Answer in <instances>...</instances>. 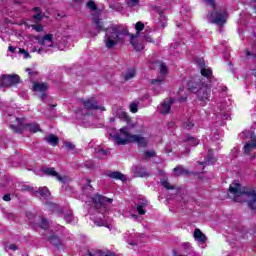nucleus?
<instances>
[{
	"mask_svg": "<svg viewBox=\"0 0 256 256\" xmlns=\"http://www.w3.org/2000/svg\"><path fill=\"white\" fill-rule=\"evenodd\" d=\"M174 173L178 177H181V175H189V170L185 169L183 166H177L174 168Z\"/></svg>",
	"mask_w": 256,
	"mask_h": 256,
	"instance_id": "25",
	"label": "nucleus"
},
{
	"mask_svg": "<svg viewBox=\"0 0 256 256\" xmlns=\"http://www.w3.org/2000/svg\"><path fill=\"white\" fill-rule=\"evenodd\" d=\"M25 190L30 191L31 193H34V194L38 193V194H40V197H43L44 199H47L51 195V192L49 191V188H47V187H41L38 190H35L34 188L26 186Z\"/></svg>",
	"mask_w": 256,
	"mask_h": 256,
	"instance_id": "13",
	"label": "nucleus"
},
{
	"mask_svg": "<svg viewBox=\"0 0 256 256\" xmlns=\"http://www.w3.org/2000/svg\"><path fill=\"white\" fill-rule=\"evenodd\" d=\"M206 163L209 165V164L211 163V161H210V160H208Z\"/></svg>",
	"mask_w": 256,
	"mask_h": 256,
	"instance_id": "60",
	"label": "nucleus"
},
{
	"mask_svg": "<svg viewBox=\"0 0 256 256\" xmlns=\"http://www.w3.org/2000/svg\"><path fill=\"white\" fill-rule=\"evenodd\" d=\"M93 203L98 213H101L103 215V213L107 211V205H111V203H113V199L107 198L100 194H96L93 197Z\"/></svg>",
	"mask_w": 256,
	"mask_h": 256,
	"instance_id": "6",
	"label": "nucleus"
},
{
	"mask_svg": "<svg viewBox=\"0 0 256 256\" xmlns=\"http://www.w3.org/2000/svg\"><path fill=\"white\" fill-rule=\"evenodd\" d=\"M43 173L45 175H50V177H56V179L58 181H63V179L61 178V176L59 175V173H57V171H55V168H46L43 169Z\"/></svg>",
	"mask_w": 256,
	"mask_h": 256,
	"instance_id": "22",
	"label": "nucleus"
},
{
	"mask_svg": "<svg viewBox=\"0 0 256 256\" xmlns=\"http://www.w3.org/2000/svg\"><path fill=\"white\" fill-rule=\"evenodd\" d=\"M86 185L88 189H93V187L91 186V180H86Z\"/></svg>",
	"mask_w": 256,
	"mask_h": 256,
	"instance_id": "56",
	"label": "nucleus"
},
{
	"mask_svg": "<svg viewBox=\"0 0 256 256\" xmlns=\"http://www.w3.org/2000/svg\"><path fill=\"white\" fill-rule=\"evenodd\" d=\"M132 217H134L135 219H137V216H136V215H132Z\"/></svg>",
	"mask_w": 256,
	"mask_h": 256,
	"instance_id": "62",
	"label": "nucleus"
},
{
	"mask_svg": "<svg viewBox=\"0 0 256 256\" xmlns=\"http://www.w3.org/2000/svg\"><path fill=\"white\" fill-rule=\"evenodd\" d=\"M63 43H65V40H62L59 44H58V49L60 51H64V49L67 47L66 45H63Z\"/></svg>",
	"mask_w": 256,
	"mask_h": 256,
	"instance_id": "50",
	"label": "nucleus"
},
{
	"mask_svg": "<svg viewBox=\"0 0 256 256\" xmlns=\"http://www.w3.org/2000/svg\"><path fill=\"white\" fill-rule=\"evenodd\" d=\"M116 117H118L119 119H122V121L129 120V115L122 108H118L116 110Z\"/></svg>",
	"mask_w": 256,
	"mask_h": 256,
	"instance_id": "24",
	"label": "nucleus"
},
{
	"mask_svg": "<svg viewBox=\"0 0 256 256\" xmlns=\"http://www.w3.org/2000/svg\"><path fill=\"white\" fill-rule=\"evenodd\" d=\"M90 256H115V254L111 253V252L105 253V252H103L101 250H97L94 255L90 254Z\"/></svg>",
	"mask_w": 256,
	"mask_h": 256,
	"instance_id": "33",
	"label": "nucleus"
},
{
	"mask_svg": "<svg viewBox=\"0 0 256 256\" xmlns=\"http://www.w3.org/2000/svg\"><path fill=\"white\" fill-rule=\"evenodd\" d=\"M184 129H187L188 131L193 129V127H195V124H193V122L191 121H187L183 124Z\"/></svg>",
	"mask_w": 256,
	"mask_h": 256,
	"instance_id": "45",
	"label": "nucleus"
},
{
	"mask_svg": "<svg viewBox=\"0 0 256 256\" xmlns=\"http://www.w3.org/2000/svg\"><path fill=\"white\" fill-rule=\"evenodd\" d=\"M106 175L107 177H110V179L125 181V176L119 171H108L106 172Z\"/></svg>",
	"mask_w": 256,
	"mask_h": 256,
	"instance_id": "17",
	"label": "nucleus"
},
{
	"mask_svg": "<svg viewBox=\"0 0 256 256\" xmlns=\"http://www.w3.org/2000/svg\"><path fill=\"white\" fill-rule=\"evenodd\" d=\"M147 205V202H143L141 204H139L137 206V212L140 214V215H145V210L143 209V207H145Z\"/></svg>",
	"mask_w": 256,
	"mask_h": 256,
	"instance_id": "35",
	"label": "nucleus"
},
{
	"mask_svg": "<svg viewBox=\"0 0 256 256\" xmlns=\"http://www.w3.org/2000/svg\"><path fill=\"white\" fill-rule=\"evenodd\" d=\"M26 71H27V73H28L29 75H33V72L31 71V69L27 68Z\"/></svg>",
	"mask_w": 256,
	"mask_h": 256,
	"instance_id": "57",
	"label": "nucleus"
},
{
	"mask_svg": "<svg viewBox=\"0 0 256 256\" xmlns=\"http://www.w3.org/2000/svg\"><path fill=\"white\" fill-rule=\"evenodd\" d=\"M207 17L210 23H214L219 27H223L227 23V12L225 10H215L209 13Z\"/></svg>",
	"mask_w": 256,
	"mask_h": 256,
	"instance_id": "7",
	"label": "nucleus"
},
{
	"mask_svg": "<svg viewBox=\"0 0 256 256\" xmlns=\"http://www.w3.org/2000/svg\"><path fill=\"white\" fill-rule=\"evenodd\" d=\"M144 155L146 159H151V157H155V151L154 150H146L144 152Z\"/></svg>",
	"mask_w": 256,
	"mask_h": 256,
	"instance_id": "41",
	"label": "nucleus"
},
{
	"mask_svg": "<svg viewBox=\"0 0 256 256\" xmlns=\"http://www.w3.org/2000/svg\"><path fill=\"white\" fill-rule=\"evenodd\" d=\"M94 223L98 227H103V226L107 225V220H105V215H103V218L95 219Z\"/></svg>",
	"mask_w": 256,
	"mask_h": 256,
	"instance_id": "30",
	"label": "nucleus"
},
{
	"mask_svg": "<svg viewBox=\"0 0 256 256\" xmlns=\"http://www.w3.org/2000/svg\"><path fill=\"white\" fill-rule=\"evenodd\" d=\"M129 109L131 113H137V111H139V104H137L136 102H132L129 106Z\"/></svg>",
	"mask_w": 256,
	"mask_h": 256,
	"instance_id": "36",
	"label": "nucleus"
},
{
	"mask_svg": "<svg viewBox=\"0 0 256 256\" xmlns=\"http://www.w3.org/2000/svg\"><path fill=\"white\" fill-rule=\"evenodd\" d=\"M229 193L236 203H248L250 209H256V192L254 189L242 187L239 183L229 186Z\"/></svg>",
	"mask_w": 256,
	"mask_h": 256,
	"instance_id": "2",
	"label": "nucleus"
},
{
	"mask_svg": "<svg viewBox=\"0 0 256 256\" xmlns=\"http://www.w3.org/2000/svg\"><path fill=\"white\" fill-rule=\"evenodd\" d=\"M31 27L37 33H41V31H43V26H41L39 24H33V25H31Z\"/></svg>",
	"mask_w": 256,
	"mask_h": 256,
	"instance_id": "47",
	"label": "nucleus"
},
{
	"mask_svg": "<svg viewBox=\"0 0 256 256\" xmlns=\"http://www.w3.org/2000/svg\"><path fill=\"white\" fill-rule=\"evenodd\" d=\"M82 103L84 105V109L105 111L104 106H99V104L97 103V100L93 97L88 98L86 100H82Z\"/></svg>",
	"mask_w": 256,
	"mask_h": 256,
	"instance_id": "10",
	"label": "nucleus"
},
{
	"mask_svg": "<svg viewBox=\"0 0 256 256\" xmlns=\"http://www.w3.org/2000/svg\"><path fill=\"white\" fill-rule=\"evenodd\" d=\"M87 7L90 9V11H97V5H95V2L92 0L88 1Z\"/></svg>",
	"mask_w": 256,
	"mask_h": 256,
	"instance_id": "40",
	"label": "nucleus"
},
{
	"mask_svg": "<svg viewBox=\"0 0 256 256\" xmlns=\"http://www.w3.org/2000/svg\"><path fill=\"white\" fill-rule=\"evenodd\" d=\"M199 65L201 68V75H203V77H207V79H209V77H211V75H213V72L211 71V69L205 68V62L203 60H200Z\"/></svg>",
	"mask_w": 256,
	"mask_h": 256,
	"instance_id": "21",
	"label": "nucleus"
},
{
	"mask_svg": "<svg viewBox=\"0 0 256 256\" xmlns=\"http://www.w3.org/2000/svg\"><path fill=\"white\" fill-rule=\"evenodd\" d=\"M252 159H255V155L252 156Z\"/></svg>",
	"mask_w": 256,
	"mask_h": 256,
	"instance_id": "63",
	"label": "nucleus"
},
{
	"mask_svg": "<svg viewBox=\"0 0 256 256\" xmlns=\"http://www.w3.org/2000/svg\"><path fill=\"white\" fill-rule=\"evenodd\" d=\"M194 239L198 241V243L203 245V243L207 241V236H205V234H203V232L199 228H196L194 230Z\"/></svg>",
	"mask_w": 256,
	"mask_h": 256,
	"instance_id": "16",
	"label": "nucleus"
},
{
	"mask_svg": "<svg viewBox=\"0 0 256 256\" xmlns=\"http://www.w3.org/2000/svg\"><path fill=\"white\" fill-rule=\"evenodd\" d=\"M188 91L194 93L201 103V105H205L209 103V97L211 95V87H209L205 82H188Z\"/></svg>",
	"mask_w": 256,
	"mask_h": 256,
	"instance_id": "3",
	"label": "nucleus"
},
{
	"mask_svg": "<svg viewBox=\"0 0 256 256\" xmlns=\"http://www.w3.org/2000/svg\"><path fill=\"white\" fill-rule=\"evenodd\" d=\"M161 185H163L165 189H175V186H171V184L167 182V180H161Z\"/></svg>",
	"mask_w": 256,
	"mask_h": 256,
	"instance_id": "46",
	"label": "nucleus"
},
{
	"mask_svg": "<svg viewBox=\"0 0 256 256\" xmlns=\"http://www.w3.org/2000/svg\"><path fill=\"white\" fill-rule=\"evenodd\" d=\"M97 157L103 159V157H107V150H103V148H99L96 150Z\"/></svg>",
	"mask_w": 256,
	"mask_h": 256,
	"instance_id": "34",
	"label": "nucleus"
},
{
	"mask_svg": "<svg viewBox=\"0 0 256 256\" xmlns=\"http://www.w3.org/2000/svg\"><path fill=\"white\" fill-rule=\"evenodd\" d=\"M34 11L37 13L36 15L33 16V19H35L36 22L41 21L43 19V14H41V9L38 7L34 8Z\"/></svg>",
	"mask_w": 256,
	"mask_h": 256,
	"instance_id": "31",
	"label": "nucleus"
},
{
	"mask_svg": "<svg viewBox=\"0 0 256 256\" xmlns=\"http://www.w3.org/2000/svg\"><path fill=\"white\" fill-rule=\"evenodd\" d=\"M136 71L134 68H130L122 73V79L124 81H131V79L135 78Z\"/></svg>",
	"mask_w": 256,
	"mask_h": 256,
	"instance_id": "19",
	"label": "nucleus"
},
{
	"mask_svg": "<svg viewBox=\"0 0 256 256\" xmlns=\"http://www.w3.org/2000/svg\"><path fill=\"white\" fill-rule=\"evenodd\" d=\"M48 241H50L51 245H54L55 247H59L61 245V240L59 239V236L56 235L49 236Z\"/></svg>",
	"mask_w": 256,
	"mask_h": 256,
	"instance_id": "26",
	"label": "nucleus"
},
{
	"mask_svg": "<svg viewBox=\"0 0 256 256\" xmlns=\"http://www.w3.org/2000/svg\"><path fill=\"white\" fill-rule=\"evenodd\" d=\"M144 40L147 41L148 43H153V39L149 35H144Z\"/></svg>",
	"mask_w": 256,
	"mask_h": 256,
	"instance_id": "51",
	"label": "nucleus"
},
{
	"mask_svg": "<svg viewBox=\"0 0 256 256\" xmlns=\"http://www.w3.org/2000/svg\"><path fill=\"white\" fill-rule=\"evenodd\" d=\"M10 127L13 129L14 133H23L26 127L31 133H37L40 131L39 124L32 123L27 125V120L25 118H17L15 116H10Z\"/></svg>",
	"mask_w": 256,
	"mask_h": 256,
	"instance_id": "4",
	"label": "nucleus"
},
{
	"mask_svg": "<svg viewBox=\"0 0 256 256\" xmlns=\"http://www.w3.org/2000/svg\"><path fill=\"white\" fill-rule=\"evenodd\" d=\"M190 150H186V153H189Z\"/></svg>",
	"mask_w": 256,
	"mask_h": 256,
	"instance_id": "64",
	"label": "nucleus"
},
{
	"mask_svg": "<svg viewBox=\"0 0 256 256\" xmlns=\"http://www.w3.org/2000/svg\"><path fill=\"white\" fill-rule=\"evenodd\" d=\"M186 143L190 147H197V144L199 143V140L197 138H195V137L188 136L186 138Z\"/></svg>",
	"mask_w": 256,
	"mask_h": 256,
	"instance_id": "28",
	"label": "nucleus"
},
{
	"mask_svg": "<svg viewBox=\"0 0 256 256\" xmlns=\"http://www.w3.org/2000/svg\"><path fill=\"white\" fill-rule=\"evenodd\" d=\"M126 121L127 125L125 127H127V131H129V129H134L135 127V123H133V121L131 120V117H128V120H124Z\"/></svg>",
	"mask_w": 256,
	"mask_h": 256,
	"instance_id": "37",
	"label": "nucleus"
},
{
	"mask_svg": "<svg viewBox=\"0 0 256 256\" xmlns=\"http://www.w3.org/2000/svg\"><path fill=\"white\" fill-rule=\"evenodd\" d=\"M160 23L161 27H167V18L163 15V12L160 13Z\"/></svg>",
	"mask_w": 256,
	"mask_h": 256,
	"instance_id": "39",
	"label": "nucleus"
},
{
	"mask_svg": "<svg viewBox=\"0 0 256 256\" xmlns=\"http://www.w3.org/2000/svg\"><path fill=\"white\" fill-rule=\"evenodd\" d=\"M73 1H75L76 3H79V1H81V0H73Z\"/></svg>",
	"mask_w": 256,
	"mask_h": 256,
	"instance_id": "61",
	"label": "nucleus"
},
{
	"mask_svg": "<svg viewBox=\"0 0 256 256\" xmlns=\"http://www.w3.org/2000/svg\"><path fill=\"white\" fill-rule=\"evenodd\" d=\"M47 51H49V50H48V49H45V48H39V49L34 48V49H32V53L37 52V53H39L40 55H41V53H47Z\"/></svg>",
	"mask_w": 256,
	"mask_h": 256,
	"instance_id": "48",
	"label": "nucleus"
},
{
	"mask_svg": "<svg viewBox=\"0 0 256 256\" xmlns=\"http://www.w3.org/2000/svg\"><path fill=\"white\" fill-rule=\"evenodd\" d=\"M156 66L159 69L160 75L163 77L165 76V74L167 73L168 69H167V65L163 62H157Z\"/></svg>",
	"mask_w": 256,
	"mask_h": 256,
	"instance_id": "27",
	"label": "nucleus"
},
{
	"mask_svg": "<svg viewBox=\"0 0 256 256\" xmlns=\"http://www.w3.org/2000/svg\"><path fill=\"white\" fill-rule=\"evenodd\" d=\"M130 143H136L138 147L145 148L149 145V140L143 137L141 134H134L130 140Z\"/></svg>",
	"mask_w": 256,
	"mask_h": 256,
	"instance_id": "12",
	"label": "nucleus"
},
{
	"mask_svg": "<svg viewBox=\"0 0 256 256\" xmlns=\"http://www.w3.org/2000/svg\"><path fill=\"white\" fill-rule=\"evenodd\" d=\"M135 29H136V37H137V35H139V33H141L143 29H145V24H143V22H137L135 24Z\"/></svg>",
	"mask_w": 256,
	"mask_h": 256,
	"instance_id": "32",
	"label": "nucleus"
},
{
	"mask_svg": "<svg viewBox=\"0 0 256 256\" xmlns=\"http://www.w3.org/2000/svg\"><path fill=\"white\" fill-rule=\"evenodd\" d=\"M49 107H57V104L49 105Z\"/></svg>",
	"mask_w": 256,
	"mask_h": 256,
	"instance_id": "59",
	"label": "nucleus"
},
{
	"mask_svg": "<svg viewBox=\"0 0 256 256\" xmlns=\"http://www.w3.org/2000/svg\"><path fill=\"white\" fill-rule=\"evenodd\" d=\"M40 45H42L43 49L53 47V34H46L40 41Z\"/></svg>",
	"mask_w": 256,
	"mask_h": 256,
	"instance_id": "14",
	"label": "nucleus"
},
{
	"mask_svg": "<svg viewBox=\"0 0 256 256\" xmlns=\"http://www.w3.org/2000/svg\"><path fill=\"white\" fill-rule=\"evenodd\" d=\"M223 119H229V114H225V115L223 116Z\"/></svg>",
	"mask_w": 256,
	"mask_h": 256,
	"instance_id": "58",
	"label": "nucleus"
},
{
	"mask_svg": "<svg viewBox=\"0 0 256 256\" xmlns=\"http://www.w3.org/2000/svg\"><path fill=\"white\" fill-rule=\"evenodd\" d=\"M133 134H130L127 130V127H123L120 129V132L114 135V140L117 145H127L131 143V139Z\"/></svg>",
	"mask_w": 256,
	"mask_h": 256,
	"instance_id": "8",
	"label": "nucleus"
},
{
	"mask_svg": "<svg viewBox=\"0 0 256 256\" xmlns=\"http://www.w3.org/2000/svg\"><path fill=\"white\" fill-rule=\"evenodd\" d=\"M40 227H41V229L49 228V222L47 221V219H45V218L41 219Z\"/></svg>",
	"mask_w": 256,
	"mask_h": 256,
	"instance_id": "42",
	"label": "nucleus"
},
{
	"mask_svg": "<svg viewBox=\"0 0 256 256\" xmlns=\"http://www.w3.org/2000/svg\"><path fill=\"white\" fill-rule=\"evenodd\" d=\"M8 249H11L12 251H17V245H15V244H10V245L8 246Z\"/></svg>",
	"mask_w": 256,
	"mask_h": 256,
	"instance_id": "53",
	"label": "nucleus"
},
{
	"mask_svg": "<svg viewBox=\"0 0 256 256\" xmlns=\"http://www.w3.org/2000/svg\"><path fill=\"white\" fill-rule=\"evenodd\" d=\"M137 36L135 35H131L130 37V44L132 45L133 49H135V51H143V49H145V46H143L142 43H138L137 40H135Z\"/></svg>",
	"mask_w": 256,
	"mask_h": 256,
	"instance_id": "20",
	"label": "nucleus"
},
{
	"mask_svg": "<svg viewBox=\"0 0 256 256\" xmlns=\"http://www.w3.org/2000/svg\"><path fill=\"white\" fill-rule=\"evenodd\" d=\"M206 3L211 7L215 8V0H206Z\"/></svg>",
	"mask_w": 256,
	"mask_h": 256,
	"instance_id": "52",
	"label": "nucleus"
},
{
	"mask_svg": "<svg viewBox=\"0 0 256 256\" xmlns=\"http://www.w3.org/2000/svg\"><path fill=\"white\" fill-rule=\"evenodd\" d=\"M64 146L66 147V149H69L70 151H73V149H75V145H73V143L71 142H65Z\"/></svg>",
	"mask_w": 256,
	"mask_h": 256,
	"instance_id": "49",
	"label": "nucleus"
},
{
	"mask_svg": "<svg viewBox=\"0 0 256 256\" xmlns=\"http://www.w3.org/2000/svg\"><path fill=\"white\" fill-rule=\"evenodd\" d=\"M18 53H20V55H23L24 59H28V57H31L29 52L23 48H18Z\"/></svg>",
	"mask_w": 256,
	"mask_h": 256,
	"instance_id": "38",
	"label": "nucleus"
},
{
	"mask_svg": "<svg viewBox=\"0 0 256 256\" xmlns=\"http://www.w3.org/2000/svg\"><path fill=\"white\" fill-rule=\"evenodd\" d=\"M3 201H11V195L10 194H6L3 196Z\"/></svg>",
	"mask_w": 256,
	"mask_h": 256,
	"instance_id": "54",
	"label": "nucleus"
},
{
	"mask_svg": "<svg viewBox=\"0 0 256 256\" xmlns=\"http://www.w3.org/2000/svg\"><path fill=\"white\" fill-rule=\"evenodd\" d=\"M21 81V78L17 74L3 75L0 79V87H11L17 85Z\"/></svg>",
	"mask_w": 256,
	"mask_h": 256,
	"instance_id": "9",
	"label": "nucleus"
},
{
	"mask_svg": "<svg viewBox=\"0 0 256 256\" xmlns=\"http://www.w3.org/2000/svg\"><path fill=\"white\" fill-rule=\"evenodd\" d=\"M128 7H137L139 5V0H127Z\"/></svg>",
	"mask_w": 256,
	"mask_h": 256,
	"instance_id": "44",
	"label": "nucleus"
},
{
	"mask_svg": "<svg viewBox=\"0 0 256 256\" xmlns=\"http://www.w3.org/2000/svg\"><path fill=\"white\" fill-rule=\"evenodd\" d=\"M49 89V85L47 83L35 82L33 84V91L35 93H40L39 99L43 100L47 97L46 91Z\"/></svg>",
	"mask_w": 256,
	"mask_h": 256,
	"instance_id": "11",
	"label": "nucleus"
},
{
	"mask_svg": "<svg viewBox=\"0 0 256 256\" xmlns=\"http://www.w3.org/2000/svg\"><path fill=\"white\" fill-rule=\"evenodd\" d=\"M73 219V211L68 210L64 212V220L66 221V223H71Z\"/></svg>",
	"mask_w": 256,
	"mask_h": 256,
	"instance_id": "29",
	"label": "nucleus"
},
{
	"mask_svg": "<svg viewBox=\"0 0 256 256\" xmlns=\"http://www.w3.org/2000/svg\"><path fill=\"white\" fill-rule=\"evenodd\" d=\"M241 139H250V141H248L246 143V145H244V153L246 155H251V152H253L254 149H256V135L253 131L248 130V131H243L240 134Z\"/></svg>",
	"mask_w": 256,
	"mask_h": 256,
	"instance_id": "5",
	"label": "nucleus"
},
{
	"mask_svg": "<svg viewBox=\"0 0 256 256\" xmlns=\"http://www.w3.org/2000/svg\"><path fill=\"white\" fill-rule=\"evenodd\" d=\"M163 81H165L164 77L158 78V79H152L151 83L152 85H161L163 83Z\"/></svg>",
	"mask_w": 256,
	"mask_h": 256,
	"instance_id": "43",
	"label": "nucleus"
},
{
	"mask_svg": "<svg viewBox=\"0 0 256 256\" xmlns=\"http://www.w3.org/2000/svg\"><path fill=\"white\" fill-rule=\"evenodd\" d=\"M16 50H17L16 47H13V46L8 47V51H10V53H15Z\"/></svg>",
	"mask_w": 256,
	"mask_h": 256,
	"instance_id": "55",
	"label": "nucleus"
},
{
	"mask_svg": "<svg viewBox=\"0 0 256 256\" xmlns=\"http://www.w3.org/2000/svg\"><path fill=\"white\" fill-rule=\"evenodd\" d=\"M45 141H47L49 145H52V147H57V145H59V137L54 134L46 136Z\"/></svg>",
	"mask_w": 256,
	"mask_h": 256,
	"instance_id": "23",
	"label": "nucleus"
},
{
	"mask_svg": "<svg viewBox=\"0 0 256 256\" xmlns=\"http://www.w3.org/2000/svg\"><path fill=\"white\" fill-rule=\"evenodd\" d=\"M132 173L135 175V177H147L148 175L145 168L141 166H134L132 168Z\"/></svg>",
	"mask_w": 256,
	"mask_h": 256,
	"instance_id": "18",
	"label": "nucleus"
},
{
	"mask_svg": "<svg viewBox=\"0 0 256 256\" xmlns=\"http://www.w3.org/2000/svg\"><path fill=\"white\" fill-rule=\"evenodd\" d=\"M174 100L172 98L164 101L162 103V108L160 110V113H162V115H167L169 113V111H171V105H173Z\"/></svg>",
	"mask_w": 256,
	"mask_h": 256,
	"instance_id": "15",
	"label": "nucleus"
},
{
	"mask_svg": "<svg viewBox=\"0 0 256 256\" xmlns=\"http://www.w3.org/2000/svg\"><path fill=\"white\" fill-rule=\"evenodd\" d=\"M92 23L98 33L105 31L103 41L106 49H113V47H116L119 45V43H125V37L129 35V30L121 25L110 24V26L105 29L103 26V21H101V19L97 16L92 18Z\"/></svg>",
	"mask_w": 256,
	"mask_h": 256,
	"instance_id": "1",
	"label": "nucleus"
}]
</instances>
